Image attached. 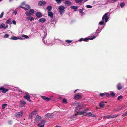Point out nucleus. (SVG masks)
Listing matches in <instances>:
<instances>
[{
	"mask_svg": "<svg viewBox=\"0 0 127 127\" xmlns=\"http://www.w3.org/2000/svg\"><path fill=\"white\" fill-rule=\"evenodd\" d=\"M108 13H105L103 16L102 18V20L99 23V24L100 25H102L104 23V22H106L108 20L109 18L107 17Z\"/></svg>",
	"mask_w": 127,
	"mask_h": 127,
	"instance_id": "nucleus-1",
	"label": "nucleus"
},
{
	"mask_svg": "<svg viewBox=\"0 0 127 127\" xmlns=\"http://www.w3.org/2000/svg\"><path fill=\"white\" fill-rule=\"evenodd\" d=\"M65 8V7L64 6H60L59 7L58 9L61 15L64 13Z\"/></svg>",
	"mask_w": 127,
	"mask_h": 127,
	"instance_id": "nucleus-2",
	"label": "nucleus"
},
{
	"mask_svg": "<svg viewBox=\"0 0 127 127\" xmlns=\"http://www.w3.org/2000/svg\"><path fill=\"white\" fill-rule=\"evenodd\" d=\"M25 94H26V95L24 96V98L25 99L27 100L28 101L31 102H32V101L30 99V96L29 93L27 92H26L25 93Z\"/></svg>",
	"mask_w": 127,
	"mask_h": 127,
	"instance_id": "nucleus-3",
	"label": "nucleus"
},
{
	"mask_svg": "<svg viewBox=\"0 0 127 127\" xmlns=\"http://www.w3.org/2000/svg\"><path fill=\"white\" fill-rule=\"evenodd\" d=\"M46 122V121L43 120H42L38 124V127H44V125Z\"/></svg>",
	"mask_w": 127,
	"mask_h": 127,
	"instance_id": "nucleus-4",
	"label": "nucleus"
},
{
	"mask_svg": "<svg viewBox=\"0 0 127 127\" xmlns=\"http://www.w3.org/2000/svg\"><path fill=\"white\" fill-rule=\"evenodd\" d=\"M83 106V104H80L78 105L75 108V111L76 112H77L79 111L80 109H82Z\"/></svg>",
	"mask_w": 127,
	"mask_h": 127,
	"instance_id": "nucleus-5",
	"label": "nucleus"
},
{
	"mask_svg": "<svg viewBox=\"0 0 127 127\" xmlns=\"http://www.w3.org/2000/svg\"><path fill=\"white\" fill-rule=\"evenodd\" d=\"M16 117L17 118H20L22 117L23 115V111H21L18 112L17 114H15Z\"/></svg>",
	"mask_w": 127,
	"mask_h": 127,
	"instance_id": "nucleus-6",
	"label": "nucleus"
},
{
	"mask_svg": "<svg viewBox=\"0 0 127 127\" xmlns=\"http://www.w3.org/2000/svg\"><path fill=\"white\" fill-rule=\"evenodd\" d=\"M119 115L115 114L113 115H108L105 116V117L106 118H113L115 117H117Z\"/></svg>",
	"mask_w": 127,
	"mask_h": 127,
	"instance_id": "nucleus-7",
	"label": "nucleus"
},
{
	"mask_svg": "<svg viewBox=\"0 0 127 127\" xmlns=\"http://www.w3.org/2000/svg\"><path fill=\"white\" fill-rule=\"evenodd\" d=\"M20 104H19V106L21 107H23L25 106L26 104V102L23 100H21L20 101Z\"/></svg>",
	"mask_w": 127,
	"mask_h": 127,
	"instance_id": "nucleus-8",
	"label": "nucleus"
},
{
	"mask_svg": "<svg viewBox=\"0 0 127 127\" xmlns=\"http://www.w3.org/2000/svg\"><path fill=\"white\" fill-rule=\"evenodd\" d=\"M46 2L45 1H39L38 2V5L39 6H42L43 5L46 4Z\"/></svg>",
	"mask_w": 127,
	"mask_h": 127,
	"instance_id": "nucleus-9",
	"label": "nucleus"
},
{
	"mask_svg": "<svg viewBox=\"0 0 127 127\" xmlns=\"http://www.w3.org/2000/svg\"><path fill=\"white\" fill-rule=\"evenodd\" d=\"M8 90V89L5 88L3 87H0V91H2V93H5L7 92Z\"/></svg>",
	"mask_w": 127,
	"mask_h": 127,
	"instance_id": "nucleus-10",
	"label": "nucleus"
},
{
	"mask_svg": "<svg viewBox=\"0 0 127 127\" xmlns=\"http://www.w3.org/2000/svg\"><path fill=\"white\" fill-rule=\"evenodd\" d=\"M82 97L79 94H76L74 96V98L76 100L80 99Z\"/></svg>",
	"mask_w": 127,
	"mask_h": 127,
	"instance_id": "nucleus-11",
	"label": "nucleus"
},
{
	"mask_svg": "<svg viewBox=\"0 0 127 127\" xmlns=\"http://www.w3.org/2000/svg\"><path fill=\"white\" fill-rule=\"evenodd\" d=\"M41 118V117L39 115H37L35 119V121L36 122H38Z\"/></svg>",
	"mask_w": 127,
	"mask_h": 127,
	"instance_id": "nucleus-12",
	"label": "nucleus"
},
{
	"mask_svg": "<svg viewBox=\"0 0 127 127\" xmlns=\"http://www.w3.org/2000/svg\"><path fill=\"white\" fill-rule=\"evenodd\" d=\"M41 98L45 100L49 101L51 99L45 96H41Z\"/></svg>",
	"mask_w": 127,
	"mask_h": 127,
	"instance_id": "nucleus-13",
	"label": "nucleus"
},
{
	"mask_svg": "<svg viewBox=\"0 0 127 127\" xmlns=\"http://www.w3.org/2000/svg\"><path fill=\"white\" fill-rule=\"evenodd\" d=\"M36 15L37 17L39 18L42 17V13L40 12H37L36 13Z\"/></svg>",
	"mask_w": 127,
	"mask_h": 127,
	"instance_id": "nucleus-14",
	"label": "nucleus"
},
{
	"mask_svg": "<svg viewBox=\"0 0 127 127\" xmlns=\"http://www.w3.org/2000/svg\"><path fill=\"white\" fill-rule=\"evenodd\" d=\"M95 37V36H93V38H85L84 39L83 41H87L88 40L90 39V40H92L94 39Z\"/></svg>",
	"mask_w": 127,
	"mask_h": 127,
	"instance_id": "nucleus-15",
	"label": "nucleus"
},
{
	"mask_svg": "<svg viewBox=\"0 0 127 127\" xmlns=\"http://www.w3.org/2000/svg\"><path fill=\"white\" fill-rule=\"evenodd\" d=\"M52 114L47 113L45 115L46 117L49 118H52V116L51 115Z\"/></svg>",
	"mask_w": 127,
	"mask_h": 127,
	"instance_id": "nucleus-16",
	"label": "nucleus"
},
{
	"mask_svg": "<svg viewBox=\"0 0 127 127\" xmlns=\"http://www.w3.org/2000/svg\"><path fill=\"white\" fill-rule=\"evenodd\" d=\"M104 105V102L103 101H101L99 104V105L101 107H103Z\"/></svg>",
	"mask_w": 127,
	"mask_h": 127,
	"instance_id": "nucleus-17",
	"label": "nucleus"
},
{
	"mask_svg": "<svg viewBox=\"0 0 127 127\" xmlns=\"http://www.w3.org/2000/svg\"><path fill=\"white\" fill-rule=\"evenodd\" d=\"M48 15L51 18H53V14L51 12H48Z\"/></svg>",
	"mask_w": 127,
	"mask_h": 127,
	"instance_id": "nucleus-18",
	"label": "nucleus"
},
{
	"mask_svg": "<svg viewBox=\"0 0 127 127\" xmlns=\"http://www.w3.org/2000/svg\"><path fill=\"white\" fill-rule=\"evenodd\" d=\"M122 87L120 83H119L117 86V88L118 90H120L122 89Z\"/></svg>",
	"mask_w": 127,
	"mask_h": 127,
	"instance_id": "nucleus-19",
	"label": "nucleus"
},
{
	"mask_svg": "<svg viewBox=\"0 0 127 127\" xmlns=\"http://www.w3.org/2000/svg\"><path fill=\"white\" fill-rule=\"evenodd\" d=\"M64 4L65 5L69 6L71 4V2L68 1H66L64 2Z\"/></svg>",
	"mask_w": 127,
	"mask_h": 127,
	"instance_id": "nucleus-20",
	"label": "nucleus"
},
{
	"mask_svg": "<svg viewBox=\"0 0 127 127\" xmlns=\"http://www.w3.org/2000/svg\"><path fill=\"white\" fill-rule=\"evenodd\" d=\"M78 8V6H71L70 7V8L71 9H74V11H76L77 10V9Z\"/></svg>",
	"mask_w": 127,
	"mask_h": 127,
	"instance_id": "nucleus-21",
	"label": "nucleus"
},
{
	"mask_svg": "<svg viewBox=\"0 0 127 127\" xmlns=\"http://www.w3.org/2000/svg\"><path fill=\"white\" fill-rule=\"evenodd\" d=\"M39 21L42 23H43L46 21V19L44 18H41L39 20Z\"/></svg>",
	"mask_w": 127,
	"mask_h": 127,
	"instance_id": "nucleus-22",
	"label": "nucleus"
},
{
	"mask_svg": "<svg viewBox=\"0 0 127 127\" xmlns=\"http://www.w3.org/2000/svg\"><path fill=\"white\" fill-rule=\"evenodd\" d=\"M29 12L30 13V14H33L34 13V10L32 9H30L29 11Z\"/></svg>",
	"mask_w": 127,
	"mask_h": 127,
	"instance_id": "nucleus-23",
	"label": "nucleus"
},
{
	"mask_svg": "<svg viewBox=\"0 0 127 127\" xmlns=\"http://www.w3.org/2000/svg\"><path fill=\"white\" fill-rule=\"evenodd\" d=\"M46 9L48 11V12H49L52 9V7L51 5H49L47 6Z\"/></svg>",
	"mask_w": 127,
	"mask_h": 127,
	"instance_id": "nucleus-24",
	"label": "nucleus"
},
{
	"mask_svg": "<svg viewBox=\"0 0 127 127\" xmlns=\"http://www.w3.org/2000/svg\"><path fill=\"white\" fill-rule=\"evenodd\" d=\"M10 39L12 40H15L17 39L18 38L16 36H13V37H11Z\"/></svg>",
	"mask_w": 127,
	"mask_h": 127,
	"instance_id": "nucleus-25",
	"label": "nucleus"
},
{
	"mask_svg": "<svg viewBox=\"0 0 127 127\" xmlns=\"http://www.w3.org/2000/svg\"><path fill=\"white\" fill-rule=\"evenodd\" d=\"M5 25L3 23H1L0 25V28H4V29Z\"/></svg>",
	"mask_w": 127,
	"mask_h": 127,
	"instance_id": "nucleus-26",
	"label": "nucleus"
},
{
	"mask_svg": "<svg viewBox=\"0 0 127 127\" xmlns=\"http://www.w3.org/2000/svg\"><path fill=\"white\" fill-rule=\"evenodd\" d=\"M6 23L7 24H11L12 23L11 22V20L9 19H8L6 21Z\"/></svg>",
	"mask_w": 127,
	"mask_h": 127,
	"instance_id": "nucleus-27",
	"label": "nucleus"
},
{
	"mask_svg": "<svg viewBox=\"0 0 127 127\" xmlns=\"http://www.w3.org/2000/svg\"><path fill=\"white\" fill-rule=\"evenodd\" d=\"M83 0H75V2L77 3H80L82 2Z\"/></svg>",
	"mask_w": 127,
	"mask_h": 127,
	"instance_id": "nucleus-28",
	"label": "nucleus"
},
{
	"mask_svg": "<svg viewBox=\"0 0 127 127\" xmlns=\"http://www.w3.org/2000/svg\"><path fill=\"white\" fill-rule=\"evenodd\" d=\"M37 112V110H35L34 111L32 112L30 114H32V115H36Z\"/></svg>",
	"mask_w": 127,
	"mask_h": 127,
	"instance_id": "nucleus-29",
	"label": "nucleus"
},
{
	"mask_svg": "<svg viewBox=\"0 0 127 127\" xmlns=\"http://www.w3.org/2000/svg\"><path fill=\"white\" fill-rule=\"evenodd\" d=\"M92 113L89 112L88 113H87L86 115H84L85 116H87L89 117H91V115Z\"/></svg>",
	"mask_w": 127,
	"mask_h": 127,
	"instance_id": "nucleus-30",
	"label": "nucleus"
},
{
	"mask_svg": "<svg viewBox=\"0 0 127 127\" xmlns=\"http://www.w3.org/2000/svg\"><path fill=\"white\" fill-rule=\"evenodd\" d=\"M7 104L5 103L4 104H2V108L3 109H4L5 108V107L7 106Z\"/></svg>",
	"mask_w": 127,
	"mask_h": 127,
	"instance_id": "nucleus-31",
	"label": "nucleus"
},
{
	"mask_svg": "<svg viewBox=\"0 0 127 127\" xmlns=\"http://www.w3.org/2000/svg\"><path fill=\"white\" fill-rule=\"evenodd\" d=\"M125 5V3L123 2L120 4V6L121 8L123 7Z\"/></svg>",
	"mask_w": 127,
	"mask_h": 127,
	"instance_id": "nucleus-32",
	"label": "nucleus"
},
{
	"mask_svg": "<svg viewBox=\"0 0 127 127\" xmlns=\"http://www.w3.org/2000/svg\"><path fill=\"white\" fill-rule=\"evenodd\" d=\"M25 14L27 16H28L29 17H30L31 16V15L30 14L29 12H28L27 11H26V12Z\"/></svg>",
	"mask_w": 127,
	"mask_h": 127,
	"instance_id": "nucleus-33",
	"label": "nucleus"
},
{
	"mask_svg": "<svg viewBox=\"0 0 127 127\" xmlns=\"http://www.w3.org/2000/svg\"><path fill=\"white\" fill-rule=\"evenodd\" d=\"M22 36L26 39L29 38L28 36L24 34Z\"/></svg>",
	"mask_w": 127,
	"mask_h": 127,
	"instance_id": "nucleus-34",
	"label": "nucleus"
},
{
	"mask_svg": "<svg viewBox=\"0 0 127 127\" xmlns=\"http://www.w3.org/2000/svg\"><path fill=\"white\" fill-rule=\"evenodd\" d=\"M58 4H59L61 3L62 0H55Z\"/></svg>",
	"mask_w": 127,
	"mask_h": 127,
	"instance_id": "nucleus-35",
	"label": "nucleus"
},
{
	"mask_svg": "<svg viewBox=\"0 0 127 127\" xmlns=\"http://www.w3.org/2000/svg\"><path fill=\"white\" fill-rule=\"evenodd\" d=\"M63 103H67V100L65 98H64L63 99Z\"/></svg>",
	"mask_w": 127,
	"mask_h": 127,
	"instance_id": "nucleus-36",
	"label": "nucleus"
},
{
	"mask_svg": "<svg viewBox=\"0 0 127 127\" xmlns=\"http://www.w3.org/2000/svg\"><path fill=\"white\" fill-rule=\"evenodd\" d=\"M65 41H66L68 43H70L72 41V40H66Z\"/></svg>",
	"mask_w": 127,
	"mask_h": 127,
	"instance_id": "nucleus-37",
	"label": "nucleus"
},
{
	"mask_svg": "<svg viewBox=\"0 0 127 127\" xmlns=\"http://www.w3.org/2000/svg\"><path fill=\"white\" fill-rule=\"evenodd\" d=\"M123 97L122 95H120L118 96L117 98V99L118 100H119L120 99L123 98Z\"/></svg>",
	"mask_w": 127,
	"mask_h": 127,
	"instance_id": "nucleus-38",
	"label": "nucleus"
},
{
	"mask_svg": "<svg viewBox=\"0 0 127 127\" xmlns=\"http://www.w3.org/2000/svg\"><path fill=\"white\" fill-rule=\"evenodd\" d=\"M4 12H2L1 13V14H0V18H1L3 17V14H4Z\"/></svg>",
	"mask_w": 127,
	"mask_h": 127,
	"instance_id": "nucleus-39",
	"label": "nucleus"
},
{
	"mask_svg": "<svg viewBox=\"0 0 127 127\" xmlns=\"http://www.w3.org/2000/svg\"><path fill=\"white\" fill-rule=\"evenodd\" d=\"M25 7L28 9H30L31 8L30 6L29 5H26Z\"/></svg>",
	"mask_w": 127,
	"mask_h": 127,
	"instance_id": "nucleus-40",
	"label": "nucleus"
},
{
	"mask_svg": "<svg viewBox=\"0 0 127 127\" xmlns=\"http://www.w3.org/2000/svg\"><path fill=\"white\" fill-rule=\"evenodd\" d=\"M115 95V94L113 92H112L110 94V95L113 96H114Z\"/></svg>",
	"mask_w": 127,
	"mask_h": 127,
	"instance_id": "nucleus-41",
	"label": "nucleus"
},
{
	"mask_svg": "<svg viewBox=\"0 0 127 127\" xmlns=\"http://www.w3.org/2000/svg\"><path fill=\"white\" fill-rule=\"evenodd\" d=\"M84 8H82V9H80L79 10V12L80 13H82L83 11L82 10H84Z\"/></svg>",
	"mask_w": 127,
	"mask_h": 127,
	"instance_id": "nucleus-42",
	"label": "nucleus"
},
{
	"mask_svg": "<svg viewBox=\"0 0 127 127\" xmlns=\"http://www.w3.org/2000/svg\"><path fill=\"white\" fill-rule=\"evenodd\" d=\"M79 114L80 115H83L84 114L82 111L81 112H78Z\"/></svg>",
	"mask_w": 127,
	"mask_h": 127,
	"instance_id": "nucleus-43",
	"label": "nucleus"
},
{
	"mask_svg": "<svg viewBox=\"0 0 127 127\" xmlns=\"http://www.w3.org/2000/svg\"><path fill=\"white\" fill-rule=\"evenodd\" d=\"M86 7L88 8H92V6L89 5H86Z\"/></svg>",
	"mask_w": 127,
	"mask_h": 127,
	"instance_id": "nucleus-44",
	"label": "nucleus"
},
{
	"mask_svg": "<svg viewBox=\"0 0 127 127\" xmlns=\"http://www.w3.org/2000/svg\"><path fill=\"white\" fill-rule=\"evenodd\" d=\"M105 95V94L104 93H102L100 94V95L101 96H103Z\"/></svg>",
	"mask_w": 127,
	"mask_h": 127,
	"instance_id": "nucleus-45",
	"label": "nucleus"
},
{
	"mask_svg": "<svg viewBox=\"0 0 127 127\" xmlns=\"http://www.w3.org/2000/svg\"><path fill=\"white\" fill-rule=\"evenodd\" d=\"M122 116H127V111L125 113L123 114Z\"/></svg>",
	"mask_w": 127,
	"mask_h": 127,
	"instance_id": "nucleus-46",
	"label": "nucleus"
},
{
	"mask_svg": "<svg viewBox=\"0 0 127 127\" xmlns=\"http://www.w3.org/2000/svg\"><path fill=\"white\" fill-rule=\"evenodd\" d=\"M106 95L108 97H109L110 96V94L109 93H105Z\"/></svg>",
	"mask_w": 127,
	"mask_h": 127,
	"instance_id": "nucleus-47",
	"label": "nucleus"
},
{
	"mask_svg": "<svg viewBox=\"0 0 127 127\" xmlns=\"http://www.w3.org/2000/svg\"><path fill=\"white\" fill-rule=\"evenodd\" d=\"M34 20V18L33 17H30V20L31 21H32Z\"/></svg>",
	"mask_w": 127,
	"mask_h": 127,
	"instance_id": "nucleus-48",
	"label": "nucleus"
},
{
	"mask_svg": "<svg viewBox=\"0 0 127 127\" xmlns=\"http://www.w3.org/2000/svg\"><path fill=\"white\" fill-rule=\"evenodd\" d=\"M12 23L14 25H16V21L15 20H13L12 21Z\"/></svg>",
	"mask_w": 127,
	"mask_h": 127,
	"instance_id": "nucleus-49",
	"label": "nucleus"
},
{
	"mask_svg": "<svg viewBox=\"0 0 127 127\" xmlns=\"http://www.w3.org/2000/svg\"><path fill=\"white\" fill-rule=\"evenodd\" d=\"M9 36V35L7 34H6L4 35V36L6 38L8 37Z\"/></svg>",
	"mask_w": 127,
	"mask_h": 127,
	"instance_id": "nucleus-50",
	"label": "nucleus"
},
{
	"mask_svg": "<svg viewBox=\"0 0 127 127\" xmlns=\"http://www.w3.org/2000/svg\"><path fill=\"white\" fill-rule=\"evenodd\" d=\"M78 114H79V112H77L76 113L74 116H76L78 115Z\"/></svg>",
	"mask_w": 127,
	"mask_h": 127,
	"instance_id": "nucleus-51",
	"label": "nucleus"
},
{
	"mask_svg": "<svg viewBox=\"0 0 127 127\" xmlns=\"http://www.w3.org/2000/svg\"><path fill=\"white\" fill-rule=\"evenodd\" d=\"M91 117H95V115H94V114H92V113L91 115Z\"/></svg>",
	"mask_w": 127,
	"mask_h": 127,
	"instance_id": "nucleus-52",
	"label": "nucleus"
},
{
	"mask_svg": "<svg viewBox=\"0 0 127 127\" xmlns=\"http://www.w3.org/2000/svg\"><path fill=\"white\" fill-rule=\"evenodd\" d=\"M78 104H79L78 102H77V103H73V105H77Z\"/></svg>",
	"mask_w": 127,
	"mask_h": 127,
	"instance_id": "nucleus-53",
	"label": "nucleus"
},
{
	"mask_svg": "<svg viewBox=\"0 0 127 127\" xmlns=\"http://www.w3.org/2000/svg\"><path fill=\"white\" fill-rule=\"evenodd\" d=\"M87 110H83L82 112H83V113L84 114L85 113H86L87 112Z\"/></svg>",
	"mask_w": 127,
	"mask_h": 127,
	"instance_id": "nucleus-54",
	"label": "nucleus"
},
{
	"mask_svg": "<svg viewBox=\"0 0 127 127\" xmlns=\"http://www.w3.org/2000/svg\"><path fill=\"white\" fill-rule=\"evenodd\" d=\"M84 39L83 38H80V39L79 40V41H83Z\"/></svg>",
	"mask_w": 127,
	"mask_h": 127,
	"instance_id": "nucleus-55",
	"label": "nucleus"
},
{
	"mask_svg": "<svg viewBox=\"0 0 127 127\" xmlns=\"http://www.w3.org/2000/svg\"><path fill=\"white\" fill-rule=\"evenodd\" d=\"M30 17L29 16V17H26V18L28 20H30Z\"/></svg>",
	"mask_w": 127,
	"mask_h": 127,
	"instance_id": "nucleus-56",
	"label": "nucleus"
},
{
	"mask_svg": "<svg viewBox=\"0 0 127 127\" xmlns=\"http://www.w3.org/2000/svg\"><path fill=\"white\" fill-rule=\"evenodd\" d=\"M117 0H111V1H112L113 2H115Z\"/></svg>",
	"mask_w": 127,
	"mask_h": 127,
	"instance_id": "nucleus-57",
	"label": "nucleus"
},
{
	"mask_svg": "<svg viewBox=\"0 0 127 127\" xmlns=\"http://www.w3.org/2000/svg\"><path fill=\"white\" fill-rule=\"evenodd\" d=\"M8 26L7 25H6V26H4V29H5L6 28H8Z\"/></svg>",
	"mask_w": 127,
	"mask_h": 127,
	"instance_id": "nucleus-58",
	"label": "nucleus"
},
{
	"mask_svg": "<svg viewBox=\"0 0 127 127\" xmlns=\"http://www.w3.org/2000/svg\"><path fill=\"white\" fill-rule=\"evenodd\" d=\"M14 13H15V15H16L17 13V12L16 11H14Z\"/></svg>",
	"mask_w": 127,
	"mask_h": 127,
	"instance_id": "nucleus-59",
	"label": "nucleus"
},
{
	"mask_svg": "<svg viewBox=\"0 0 127 127\" xmlns=\"http://www.w3.org/2000/svg\"><path fill=\"white\" fill-rule=\"evenodd\" d=\"M78 90V89H76L74 91V93H75Z\"/></svg>",
	"mask_w": 127,
	"mask_h": 127,
	"instance_id": "nucleus-60",
	"label": "nucleus"
},
{
	"mask_svg": "<svg viewBox=\"0 0 127 127\" xmlns=\"http://www.w3.org/2000/svg\"><path fill=\"white\" fill-rule=\"evenodd\" d=\"M20 7L21 8H22L23 9H24L25 8L23 7V6H20Z\"/></svg>",
	"mask_w": 127,
	"mask_h": 127,
	"instance_id": "nucleus-61",
	"label": "nucleus"
},
{
	"mask_svg": "<svg viewBox=\"0 0 127 127\" xmlns=\"http://www.w3.org/2000/svg\"><path fill=\"white\" fill-rule=\"evenodd\" d=\"M9 122L10 124H11V121H9Z\"/></svg>",
	"mask_w": 127,
	"mask_h": 127,
	"instance_id": "nucleus-62",
	"label": "nucleus"
},
{
	"mask_svg": "<svg viewBox=\"0 0 127 127\" xmlns=\"http://www.w3.org/2000/svg\"><path fill=\"white\" fill-rule=\"evenodd\" d=\"M42 41H43L44 42V38H43L42 39ZM44 43H45V42H44Z\"/></svg>",
	"mask_w": 127,
	"mask_h": 127,
	"instance_id": "nucleus-63",
	"label": "nucleus"
},
{
	"mask_svg": "<svg viewBox=\"0 0 127 127\" xmlns=\"http://www.w3.org/2000/svg\"><path fill=\"white\" fill-rule=\"evenodd\" d=\"M85 110H87V111H88V109H85Z\"/></svg>",
	"mask_w": 127,
	"mask_h": 127,
	"instance_id": "nucleus-64",
	"label": "nucleus"
}]
</instances>
